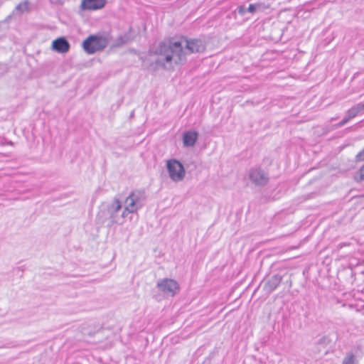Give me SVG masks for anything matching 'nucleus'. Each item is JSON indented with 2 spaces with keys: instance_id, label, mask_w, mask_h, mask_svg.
<instances>
[{
  "instance_id": "nucleus-18",
  "label": "nucleus",
  "mask_w": 364,
  "mask_h": 364,
  "mask_svg": "<svg viewBox=\"0 0 364 364\" xmlns=\"http://www.w3.org/2000/svg\"><path fill=\"white\" fill-rule=\"evenodd\" d=\"M357 159L358 161L364 160V149L357 155Z\"/></svg>"
},
{
  "instance_id": "nucleus-16",
  "label": "nucleus",
  "mask_w": 364,
  "mask_h": 364,
  "mask_svg": "<svg viewBox=\"0 0 364 364\" xmlns=\"http://www.w3.org/2000/svg\"><path fill=\"white\" fill-rule=\"evenodd\" d=\"M355 180L360 181L364 180V165L360 167L359 173L355 176Z\"/></svg>"
},
{
  "instance_id": "nucleus-9",
  "label": "nucleus",
  "mask_w": 364,
  "mask_h": 364,
  "mask_svg": "<svg viewBox=\"0 0 364 364\" xmlns=\"http://www.w3.org/2000/svg\"><path fill=\"white\" fill-rule=\"evenodd\" d=\"M107 0H82L81 9L83 10H98L102 9Z\"/></svg>"
},
{
  "instance_id": "nucleus-1",
  "label": "nucleus",
  "mask_w": 364,
  "mask_h": 364,
  "mask_svg": "<svg viewBox=\"0 0 364 364\" xmlns=\"http://www.w3.org/2000/svg\"><path fill=\"white\" fill-rule=\"evenodd\" d=\"M204 49L205 44L203 41L181 38L178 41L156 43L151 48L150 51L158 56L156 64L170 68L173 63H183L187 54L199 53Z\"/></svg>"
},
{
  "instance_id": "nucleus-10",
  "label": "nucleus",
  "mask_w": 364,
  "mask_h": 364,
  "mask_svg": "<svg viewBox=\"0 0 364 364\" xmlns=\"http://www.w3.org/2000/svg\"><path fill=\"white\" fill-rule=\"evenodd\" d=\"M52 49L59 53H65L70 49V43L65 38L60 37L53 41Z\"/></svg>"
},
{
  "instance_id": "nucleus-6",
  "label": "nucleus",
  "mask_w": 364,
  "mask_h": 364,
  "mask_svg": "<svg viewBox=\"0 0 364 364\" xmlns=\"http://www.w3.org/2000/svg\"><path fill=\"white\" fill-rule=\"evenodd\" d=\"M157 287L164 294L173 296L179 291V284L172 279H163L158 282Z\"/></svg>"
},
{
  "instance_id": "nucleus-13",
  "label": "nucleus",
  "mask_w": 364,
  "mask_h": 364,
  "mask_svg": "<svg viewBox=\"0 0 364 364\" xmlns=\"http://www.w3.org/2000/svg\"><path fill=\"white\" fill-rule=\"evenodd\" d=\"M269 5L264 2H257L255 4H251L247 8V12L253 14L256 11H264L265 9L269 8Z\"/></svg>"
},
{
  "instance_id": "nucleus-4",
  "label": "nucleus",
  "mask_w": 364,
  "mask_h": 364,
  "mask_svg": "<svg viewBox=\"0 0 364 364\" xmlns=\"http://www.w3.org/2000/svg\"><path fill=\"white\" fill-rule=\"evenodd\" d=\"M107 213L112 224L123 225L127 218L126 213H124L122 201L117 198L107 205Z\"/></svg>"
},
{
  "instance_id": "nucleus-7",
  "label": "nucleus",
  "mask_w": 364,
  "mask_h": 364,
  "mask_svg": "<svg viewBox=\"0 0 364 364\" xmlns=\"http://www.w3.org/2000/svg\"><path fill=\"white\" fill-rule=\"evenodd\" d=\"M249 178L257 186H264L269 180L267 174L259 168H252L249 173Z\"/></svg>"
},
{
  "instance_id": "nucleus-14",
  "label": "nucleus",
  "mask_w": 364,
  "mask_h": 364,
  "mask_svg": "<svg viewBox=\"0 0 364 364\" xmlns=\"http://www.w3.org/2000/svg\"><path fill=\"white\" fill-rule=\"evenodd\" d=\"M342 364H357L355 356L352 353H348L344 358Z\"/></svg>"
},
{
  "instance_id": "nucleus-12",
  "label": "nucleus",
  "mask_w": 364,
  "mask_h": 364,
  "mask_svg": "<svg viewBox=\"0 0 364 364\" xmlns=\"http://www.w3.org/2000/svg\"><path fill=\"white\" fill-rule=\"evenodd\" d=\"M281 277L278 275L272 277L265 284V289L268 291H274L280 284Z\"/></svg>"
},
{
  "instance_id": "nucleus-15",
  "label": "nucleus",
  "mask_w": 364,
  "mask_h": 364,
  "mask_svg": "<svg viewBox=\"0 0 364 364\" xmlns=\"http://www.w3.org/2000/svg\"><path fill=\"white\" fill-rule=\"evenodd\" d=\"M28 9V2L23 1L16 6V10L19 13H23Z\"/></svg>"
},
{
  "instance_id": "nucleus-2",
  "label": "nucleus",
  "mask_w": 364,
  "mask_h": 364,
  "mask_svg": "<svg viewBox=\"0 0 364 364\" xmlns=\"http://www.w3.org/2000/svg\"><path fill=\"white\" fill-rule=\"evenodd\" d=\"M109 43L108 35L97 33L89 36L82 43L84 50L88 54L104 50Z\"/></svg>"
},
{
  "instance_id": "nucleus-3",
  "label": "nucleus",
  "mask_w": 364,
  "mask_h": 364,
  "mask_svg": "<svg viewBox=\"0 0 364 364\" xmlns=\"http://www.w3.org/2000/svg\"><path fill=\"white\" fill-rule=\"evenodd\" d=\"M146 196L144 192L135 190L131 192L122 204L124 213L127 217L129 214L136 213L144 205Z\"/></svg>"
},
{
  "instance_id": "nucleus-19",
  "label": "nucleus",
  "mask_w": 364,
  "mask_h": 364,
  "mask_svg": "<svg viewBox=\"0 0 364 364\" xmlns=\"http://www.w3.org/2000/svg\"><path fill=\"white\" fill-rule=\"evenodd\" d=\"M346 245H347V244H346V243H340V244H338V246H337V249H338V250H340V249H341L343 247L346 246Z\"/></svg>"
},
{
  "instance_id": "nucleus-17",
  "label": "nucleus",
  "mask_w": 364,
  "mask_h": 364,
  "mask_svg": "<svg viewBox=\"0 0 364 364\" xmlns=\"http://www.w3.org/2000/svg\"><path fill=\"white\" fill-rule=\"evenodd\" d=\"M246 11H247V9H246L244 6H240L238 7V13L239 14L243 16L245 14Z\"/></svg>"
},
{
  "instance_id": "nucleus-5",
  "label": "nucleus",
  "mask_w": 364,
  "mask_h": 364,
  "mask_svg": "<svg viewBox=\"0 0 364 364\" xmlns=\"http://www.w3.org/2000/svg\"><path fill=\"white\" fill-rule=\"evenodd\" d=\"M166 168L168 176L173 182H180L186 176L183 165L176 159H172L166 161Z\"/></svg>"
},
{
  "instance_id": "nucleus-8",
  "label": "nucleus",
  "mask_w": 364,
  "mask_h": 364,
  "mask_svg": "<svg viewBox=\"0 0 364 364\" xmlns=\"http://www.w3.org/2000/svg\"><path fill=\"white\" fill-rule=\"evenodd\" d=\"M364 112V103H358L347 111L346 116L341 121L338 126L342 127L346 124L350 119L355 117L358 114Z\"/></svg>"
},
{
  "instance_id": "nucleus-11",
  "label": "nucleus",
  "mask_w": 364,
  "mask_h": 364,
  "mask_svg": "<svg viewBox=\"0 0 364 364\" xmlns=\"http://www.w3.org/2000/svg\"><path fill=\"white\" fill-rule=\"evenodd\" d=\"M198 137V134L196 131H188L183 133V143L186 147L193 146Z\"/></svg>"
}]
</instances>
